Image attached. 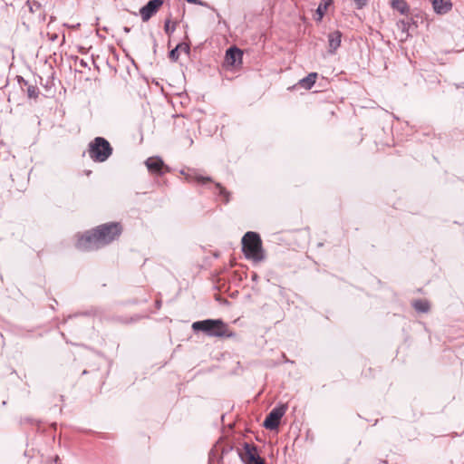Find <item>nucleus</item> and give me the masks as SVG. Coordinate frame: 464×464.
Returning a JSON list of instances; mask_svg holds the SVG:
<instances>
[{"mask_svg": "<svg viewBox=\"0 0 464 464\" xmlns=\"http://www.w3.org/2000/svg\"><path fill=\"white\" fill-rule=\"evenodd\" d=\"M194 332H203L209 337H231L227 325L221 319H206L192 324Z\"/></svg>", "mask_w": 464, "mask_h": 464, "instance_id": "nucleus-1", "label": "nucleus"}, {"mask_svg": "<svg viewBox=\"0 0 464 464\" xmlns=\"http://www.w3.org/2000/svg\"><path fill=\"white\" fill-rule=\"evenodd\" d=\"M242 250L247 259L260 262L265 259L262 240L256 232L248 231L242 237Z\"/></svg>", "mask_w": 464, "mask_h": 464, "instance_id": "nucleus-2", "label": "nucleus"}, {"mask_svg": "<svg viewBox=\"0 0 464 464\" xmlns=\"http://www.w3.org/2000/svg\"><path fill=\"white\" fill-rule=\"evenodd\" d=\"M113 152L110 142L103 137L94 138L88 145V155L94 162L106 161Z\"/></svg>", "mask_w": 464, "mask_h": 464, "instance_id": "nucleus-3", "label": "nucleus"}, {"mask_svg": "<svg viewBox=\"0 0 464 464\" xmlns=\"http://www.w3.org/2000/svg\"><path fill=\"white\" fill-rule=\"evenodd\" d=\"M94 229L102 247L111 243L121 234V227L117 222L102 224Z\"/></svg>", "mask_w": 464, "mask_h": 464, "instance_id": "nucleus-4", "label": "nucleus"}, {"mask_svg": "<svg viewBox=\"0 0 464 464\" xmlns=\"http://www.w3.org/2000/svg\"><path fill=\"white\" fill-rule=\"evenodd\" d=\"M94 229L102 247L111 243L121 234V227L117 222L102 224Z\"/></svg>", "mask_w": 464, "mask_h": 464, "instance_id": "nucleus-5", "label": "nucleus"}, {"mask_svg": "<svg viewBox=\"0 0 464 464\" xmlns=\"http://www.w3.org/2000/svg\"><path fill=\"white\" fill-rule=\"evenodd\" d=\"M76 247L82 251H89L102 248V246L98 238L95 229L93 228L91 231L85 232L78 238Z\"/></svg>", "mask_w": 464, "mask_h": 464, "instance_id": "nucleus-6", "label": "nucleus"}, {"mask_svg": "<svg viewBox=\"0 0 464 464\" xmlns=\"http://www.w3.org/2000/svg\"><path fill=\"white\" fill-rule=\"evenodd\" d=\"M287 407L281 405L274 408L266 417L263 426L267 430H276L280 424V420L285 415Z\"/></svg>", "mask_w": 464, "mask_h": 464, "instance_id": "nucleus-7", "label": "nucleus"}, {"mask_svg": "<svg viewBox=\"0 0 464 464\" xmlns=\"http://www.w3.org/2000/svg\"><path fill=\"white\" fill-rule=\"evenodd\" d=\"M145 165L150 172L158 176H163L166 172L170 171V168L165 165L163 160L159 156L148 158Z\"/></svg>", "mask_w": 464, "mask_h": 464, "instance_id": "nucleus-8", "label": "nucleus"}, {"mask_svg": "<svg viewBox=\"0 0 464 464\" xmlns=\"http://www.w3.org/2000/svg\"><path fill=\"white\" fill-rule=\"evenodd\" d=\"M244 454L241 459L246 464H265V460L258 455L257 449L255 445L245 443Z\"/></svg>", "mask_w": 464, "mask_h": 464, "instance_id": "nucleus-9", "label": "nucleus"}, {"mask_svg": "<svg viewBox=\"0 0 464 464\" xmlns=\"http://www.w3.org/2000/svg\"><path fill=\"white\" fill-rule=\"evenodd\" d=\"M163 5V0H150L140 9V14L143 22L149 21Z\"/></svg>", "mask_w": 464, "mask_h": 464, "instance_id": "nucleus-10", "label": "nucleus"}, {"mask_svg": "<svg viewBox=\"0 0 464 464\" xmlns=\"http://www.w3.org/2000/svg\"><path fill=\"white\" fill-rule=\"evenodd\" d=\"M242 56V51L239 48L233 46L227 49L226 53V61L230 65H236L237 63L241 62Z\"/></svg>", "mask_w": 464, "mask_h": 464, "instance_id": "nucleus-11", "label": "nucleus"}, {"mask_svg": "<svg viewBox=\"0 0 464 464\" xmlns=\"http://www.w3.org/2000/svg\"><path fill=\"white\" fill-rule=\"evenodd\" d=\"M342 42V33L334 31L328 34L329 53H334L340 47Z\"/></svg>", "mask_w": 464, "mask_h": 464, "instance_id": "nucleus-12", "label": "nucleus"}, {"mask_svg": "<svg viewBox=\"0 0 464 464\" xmlns=\"http://www.w3.org/2000/svg\"><path fill=\"white\" fill-rule=\"evenodd\" d=\"M434 10L439 14L447 13L450 9V3L449 0H430Z\"/></svg>", "mask_w": 464, "mask_h": 464, "instance_id": "nucleus-13", "label": "nucleus"}, {"mask_svg": "<svg viewBox=\"0 0 464 464\" xmlns=\"http://www.w3.org/2000/svg\"><path fill=\"white\" fill-rule=\"evenodd\" d=\"M316 72H310L306 77L299 80L298 85L305 90H310L315 83Z\"/></svg>", "mask_w": 464, "mask_h": 464, "instance_id": "nucleus-14", "label": "nucleus"}, {"mask_svg": "<svg viewBox=\"0 0 464 464\" xmlns=\"http://www.w3.org/2000/svg\"><path fill=\"white\" fill-rule=\"evenodd\" d=\"M392 7L401 14H404L409 11V6L404 0H392Z\"/></svg>", "mask_w": 464, "mask_h": 464, "instance_id": "nucleus-15", "label": "nucleus"}, {"mask_svg": "<svg viewBox=\"0 0 464 464\" xmlns=\"http://www.w3.org/2000/svg\"><path fill=\"white\" fill-rule=\"evenodd\" d=\"M332 1L331 0H324L322 1L317 9H316V15L317 17L315 18L316 21H321L323 19V17L324 16V14L328 8V6L331 5Z\"/></svg>", "mask_w": 464, "mask_h": 464, "instance_id": "nucleus-16", "label": "nucleus"}, {"mask_svg": "<svg viewBox=\"0 0 464 464\" xmlns=\"http://www.w3.org/2000/svg\"><path fill=\"white\" fill-rule=\"evenodd\" d=\"M413 307L416 311L421 313H427L430 310V304L427 301L417 300L413 303Z\"/></svg>", "mask_w": 464, "mask_h": 464, "instance_id": "nucleus-17", "label": "nucleus"}, {"mask_svg": "<svg viewBox=\"0 0 464 464\" xmlns=\"http://www.w3.org/2000/svg\"><path fill=\"white\" fill-rule=\"evenodd\" d=\"M186 179L188 180V181H197L198 183H200V184H205L207 182H210L211 181V178L210 177H204L202 175H198V174H195V175H187L186 176Z\"/></svg>", "mask_w": 464, "mask_h": 464, "instance_id": "nucleus-18", "label": "nucleus"}, {"mask_svg": "<svg viewBox=\"0 0 464 464\" xmlns=\"http://www.w3.org/2000/svg\"><path fill=\"white\" fill-rule=\"evenodd\" d=\"M216 191L218 192V195L222 197L225 203H227L229 201V193L226 190L225 188L221 186L220 183L215 184Z\"/></svg>", "mask_w": 464, "mask_h": 464, "instance_id": "nucleus-19", "label": "nucleus"}, {"mask_svg": "<svg viewBox=\"0 0 464 464\" xmlns=\"http://www.w3.org/2000/svg\"><path fill=\"white\" fill-rule=\"evenodd\" d=\"M26 92L29 98H37L39 95V90L35 85L28 84L26 85Z\"/></svg>", "mask_w": 464, "mask_h": 464, "instance_id": "nucleus-20", "label": "nucleus"}, {"mask_svg": "<svg viewBox=\"0 0 464 464\" xmlns=\"http://www.w3.org/2000/svg\"><path fill=\"white\" fill-rule=\"evenodd\" d=\"M182 47V44H179L174 49H172L170 52H169V58L176 62L179 57V48Z\"/></svg>", "mask_w": 464, "mask_h": 464, "instance_id": "nucleus-21", "label": "nucleus"}, {"mask_svg": "<svg viewBox=\"0 0 464 464\" xmlns=\"http://www.w3.org/2000/svg\"><path fill=\"white\" fill-rule=\"evenodd\" d=\"M169 24H170V21L169 19L166 20L165 25H164V30H165L166 34H171L176 29L175 24L170 26Z\"/></svg>", "mask_w": 464, "mask_h": 464, "instance_id": "nucleus-22", "label": "nucleus"}, {"mask_svg": "<svg viewBox=\"0 0 464 464\" xmlns=\"http://www.w3.org/2000/svg\"><path fill=\"white\" fill-rule=\"evenodd\" d=\"M189 4L198 5L204 7L210 8L212 10H215L213 7H211L207 2H204L202 0H186Z\"/></svg>", "mask_w": 464, "mask_h": 464, "instance_id": "nucleus-23", "label": "nucleus"}, {"mask_svg": "<svg viewBox=\"0 0 464 464\" xmlns=\"http://www.w3.org/2000/svg\"><path fill=\"white\" fill-rule=\"evenodd\" d=\"M358 8H362L366 5L367 0H353Z\"/></svg>", "mask_w": 464, "mask_h": 464, "instance_id": "nucleus-24", "label": "nucleus"}, {"mask_svg": "<svg viewBox=\"0 0 464 464\" xmlns=\"http://www.w3.org/2000/svg\"><path fill=\"white\" fill-rule=\"evenodd\" d=\"M182 44V47L179 48V50L185 52L186 53H189V51H190L189 45H188L186 44Z\"/></svg>", "mask_w": 464, "mask_h": 464, "instance_id": "nucleus-25", "label": "nucleus"}, {"mask_svg": "<svg viewBox=\"0 0 464 464\" xmlns=\"http://www.w3.org/2000/svg\"><path fill=\"white\" fill-rule=\"evenodd\" d=\"M17 81L20 83L21 86L23 85H28V82L25 81L22 76H17Z\"/></svg>", "mask_w": 464, "mask_h": 464, "instance_id": "nucleus-26", "label": "nucleus"}, {"mask_svg": "<svg viewBox=\"0 0 464 464\" xmlns=\"http://www.w3.org/2000/svg\"><path fill=\"white\" fill-rule=\"evenodd\" d=\"M80 64H81V66H82V67H86V66H87V63H86V62H84V60H81V61H80Z\"/></svg>", "mask_w": 464, "mask_h": 464, "instance_id": "nucleus-27", "label": "nucleus"}, {"mask_svg": "<svg viewBox=\"0 0 464 464\" xmlns=\"http://www.w3.org/2000/svg\"><path fill=\"white\" fill-rule=\"evenodd\" d=\"M188 145L191 146L193 144V140L191 138H188Z\"/></svg>", "mask_w": 464, "mask_h": 464, "instance_id": "nucleus-28", "label": "nucleus"}, {"mask_svg": "<svg viewBox=\"0 0 464 464\" xmlns=\"http://www.w3.org/2000/svg\"><path fill=\"white\" fill-rule=\"evenodd\" d=\"M56 38H57V34H53V35L51 36V40L52 41L56 40Z\"/></svg>", "mask_w": 464, "mask_h": 464, "instance_id": "nucleus-29", "label": "nucleus"}, {"mask_svg": "<svg viewBox=\"0 0 464 464\" xmlns=\"http://www.w3.org/2000/svg\"><path fill=\"white\" fill-rule=\"evenodd\" d=\"M123 30H124V32L129 33L130 29L129 27H124Z\"/></svg>", "mask_w": 464, "mask_h": 464, "instance_id": "nucleus-30", "label": "nucleus"}, {"mask_svg": "<svg viewBox=\"0 0 464 464\" xmlns=\"http://www.w3.org/2000/svg\"><path fill=\"white\" fill-rule=\"evenodd\" d=\"M401 24H402V28L404 30L405 29V23L402 21Z\"/></svg>", "mask_w": 464, "mask_h": 464, "instance_id": "nucleus-31", "label": "nucleus"}]
</instances>
